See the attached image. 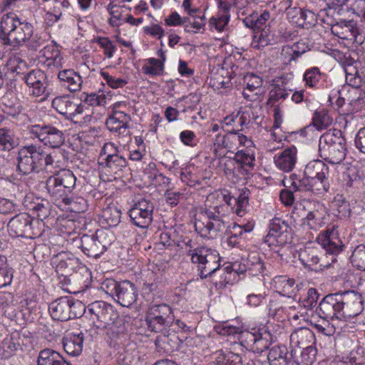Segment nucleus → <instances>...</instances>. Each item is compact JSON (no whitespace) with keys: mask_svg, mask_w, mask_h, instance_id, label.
<instances>
[{"mask_svg":"<svg viewBox=\"0 0 365 365\" xmlns=\"http://www.w3.org/2000/svg\"><path fill=\"white\" fill-rule=\"evenodd\" d=\"M8 231L12 237L33 238V218L27 213H20L12 217L8 223Z\"/></svg>","mask_w":365,"mask_h":365,"instance_id":"f3484780","label":"nucleus"},{"mask_svg":"<svg viewBox=\"0 0 365 365\" xmlns=\"http://www.w3.org/2000/svg\"><path fill=\"white\" fill-rule=\"evenodd\" d=\"M322 76L318 67H312L307 69L303 76V79L307 86L311 88L317 87Z\"/></svg>","mask_w":365,"mask_h":365,"instance_id":"4d7b16f0","label":"nucleus"},{"mask_svg":"<svg viewBox=\"0 0 365 365\" xmlns=\"http://www.w3.org/2000/svg\"><path fill=\"white\" fill-rule=\"evenodd\" d=\"M219 356L216 359V365H242V357L240 355L229 352L224 354L222 350L215 352Z\"/></svg>","mask_w":365,"mask_h":365,"instance_id":"603ef678","label":"nucleus"},{"mask_svg":"<svg viewBox=\"0 0 365 365\" xmlns=\"http://www.w3.org/2000/svg\"><path fill=\"white\" fill-rule=\"evenodd\" d=\"M58 77L70 91L76 92L81 88L83 81L81 76L72 69L61 71L58 73Z\"/></svg>","mask_w":365,"mask_h":365,"instance_id":"cd10ccee","label":"nucleus"},{"mask_svg":"<svg viewBox=\"0 0 365 365\" xmlns=\"http://www.w3.org/2000/svg\"><path fill=\"white\" fill-rule=\"evenodd\" d=\"M273 342L272 334L264 328L257 329L255 343L252 347V351L255 353H262L264 351L269 349V346Z\"/></svg>","mask_w":365,"mask_h":365,"instance_id":"2f4dec72","label":"nucleus"},{"mask_svg":"<svg viewBox=\"0 0 365 365\" xmlns=\"http://www.w3.org/2000/svg\"><path fill=\"white\" fill-rule=\"evenodd\" d=\"M244 233V230L241 225L234 224L232 230L230 231L231 235L227 238V242L230 247H237L240 244L239 239Z\"/></svg>","mask_w":365,"mask_h":365,"instance_id":"680f3d73","label":"nucleus"},{"mask_svg":"<svg viewBox=\"0 0 365 365\" xmlns=\"http://www.w3.org/2000/svg\"><path fill=\"white\" fill-rule=\"evenodd\" d=\"M289 21L304 29H309L315 25L317 19L314 12L298 7H289L287 9Z\"/></svg>","mask_w":365,"mask_h":365,"instance_id":"4be33fe9","label":"nucleus"},{"mask_svg":"<svg viewBox=\"0 0 365 365\" xmlns=\"http://www.w3.org/2000/svg\"><path fill=\"white\" fill-rule=\"evenodd\" d=\"M101 74L103 79L106 81L107 84L113 88H123L128 83V81L125 79L121 78H115L110 76L107 72L101 71Z\"/></svg>","mask_w":365,"mask_h":365,"instance_id":"e2e57ef3","label":"nucleus"},{"mask_svg":"<svg viewBox=\"0 0 365 365\" xmlns=\"http://www.w3.org/2000/svg\"><path fill=\"white\" fill-rule=\"evenodd\" d=\"M247 272L250 275L256 276L263 272L264 264L258 254L250 255L246 260Z\"/></svg>","mask_w":365,"mask_h":365,"instance_id":"37998d69","label":"nucleus"},{"mask_svg":"<svg viewBox=\"0 0 365 365\" xmlns=\"http://www.w3.org/2000/svg\"><path fill=\"white\" fill-rule=\"evenodd\" d=\"M121 212L115 207H108L103 212V217L108 226L115 227L120 222Z\"/></svg>","mask_w":365,"mask_h":365,"instance_id":"13d9d810","label":"nucleus"},{"mask_svg":"<svg viewBox=\"0 0 365 365\" xmlns=\"http://www.w3.org/2000/svg\"><path fill=\"white\" fill-rule=\"evenodd\" d=\"M296 161L297 148L295 147L287 148L274 159L276 166L285 172L291 171L294 168Z\"/></svg>","mask_w":365,"mask_h":365,"instance_id":"a878e982","label":"nucleus"},{"mask_svg":"<svg viewBox=\"0 0 365 365\" xmlns=\"http://www.w3.org/2000/svg\"><path fill=\"white\" fill-rule=\"evenodd\" d=\"M145 322L150 331H162L174 322L173 309L166 304H153L146 314Z\"/></svg>","mask_w":365,"mask_h":365,"instance_id":"1a4fd4ad","label":"nucleus"},{"mask_svg":"<svg viewBox=\"0 0 365 365\" xmlns=\"http://www.w3.org/2000/svg\"><path fill=\"white\" fill-rule=\"evenodd\" d=\"M153 203L143 198L133 205L129 210L128 214L135 225L141 228H146L153 221Z\"/></svg>","mask_w":365,"mask_h":365,"instance_id":"2eb2a0df","label":"nucleus"},{"mask_svg":"<svg viewBox=\"0 0 365 365\" xmlns=\"http://www.w3.org/2000/svg\"><path fill=\"white\" fill-rule=\"evenodd\" d=\"M52 107L67 119L78 120L79 115L88 110V106L79 102L78 98L66 96H57L52 101Z\"/></svg>","mask_w":365,"mask_h":365,"instance_id":"4468645a","label":"nucleus"},{"mask_svg":"<svg viewBox=\"0 0 365 365\" xmlns=\"http://www.w3.org/2000/svg\"><path fill=\"white\" fill-rule=\"evenodd\" d=\"M234 160L236 163L235 169H237L240 174L247 175L250 170L254 168L255 157L253 154L240 150L235 153Z\"/></svg>","mask_w":365,"mask_h":365,"instance_id":"bb28decb","label":"nucleus"},{"mask_svg":"<svg viewBox=\"0 0 365 365\" xmlns=\"http://www.w3.org/2000/svg\"><path fill=\"white\" fill-rule=\"evenodd\" d=\"M350 260L354 267L359 270H365V244H360L355 247Z\"/></svg>","mask_w":365,"mask_h":365,"instance_id":"de8ad7c7","label":"nucleus"},{"mask_svg":"<svg viewBox=\"0 0 365 365\" xmlns=\"http://www.w3.org/2000/svg\"><path fill=\"white\" fill-rule=\"evenodd\" d=\"M274 286L277 292L282 296L287 297H295L299 290V284L295 280L287 276L279 275L273 279Z\"/></svg>","mask_w":365,"mask_h":365,"instance_id":"5701e85b","label":"nucleus"},{"mask_svg":"<svg viewBox=\"0 0 365 365\" xmlns=\"http://www.w3.org/2000/svg\"><path fill=\"white\" fill-rule=\"evenodd\" d=\"M107 304L108 303L103 301H96L87 307V314H89L90 319L93 322V324L96 328L97 325L100 324L103 318Z\"/></svg>","mask_w":365,"mask_h":365,"instance_id":"e433bc0d","label":"nucleus"},{"mask_svg":"<svg viewBox=\"0 0 365 365\" xmlns=\"http://www.w3.org/2000/svg\"><path fill=\"white\" fill-rule=\"evenodd\" d=\"M106 307L103 318L100 324L97 325V329L102 330L112 340L118 339L126 331L125 323L111 304H107Z\"/></svg>","mask_w":365,"mask_h":365,"instance_id":"f8f14e48","label":"nucleus"},{"mask_svg":"<svg viewBox=\"0 0 365 365\" xmlns=\"http://www.w3.org/2000/svg\"><path fill=\"white\" fill-rule=\"evenodd\" d=\"M83 341L82 332L77 334H68L63 338L62 345L68 354L76 356L82 352Z\"/></svg>","mask_w":365,"mask_h":365,"instance_id":"393cba45","label":"nucleus"},{"mask_svg":"<svg viewBox=\"0 0 365 365\" xmlns=\"http://www.w3.org/2000/svg\"><path fill=\"white\" fill-rule=\"evenodd\" d=\"M53 263L56 264V272L64 277V280L67 284L72 287L73 284L77 282L79 284L78 290H71L67 288L70 293L82 292L87 287L85 281L81 283L83 277L81 272H85L88 277L89 275L88 270L86 267L81 265L78 258L66 253H62L56 256Z\"/></svg>","mask_w":365,"mask_h":365,"instance_id":"20e7f679","label":"nucleus"},{"mask_svg":"<svg viewBox=\"0 0 365 365\" xmlns=\"http://www.w3.org/2000/svg\"><path fill=\"white\" fill-rule=\"evenodd\" d=\"M34 32L33 25L14 14L4 16L0 24V39L13 47L24 45Z\"/></svg>","mask_w":365,"mask_h":365,"instance_id":"f03ea898","label":"nucleus"},{"mask_svg":"<svg viewBox=\"0 0 365 365\" xmlns=\"http://www.w3.org/2000/svg\"><path fill=\"white\" fill-rule=\"evenodd\" d=\"M262 83V78L253 73H248L244 77V83L246 85V89L250 92L259 89Z\"/></svg>","mask_w":365,"mask_h":365,"instance_id":"bf43d9fd","label":"nucleus"},{"mask_svg":"<svg viewBox=\"0 0 365 365\" xmlns=\"http://www.w3.org/2000/svg\"><path fill=\"white\" fill-rule=\"evenodd\" d=\"M99 46L103 49L104 54L108 58H111L113 53L116 50V46L113 45V42L107 37H99L97 40Z\"/></svg>","mask_w":365,"mask_h":365,"instance_id":"69168bd1","label":"nucleus"},{"mask_svg":"<svg viewBox=\"0 0 365 365\" xmlns=\"http://www.w3.org/2000/svg\"><path fill=\"white\" fill-rule=\"evenodd\" d=\"M319 294L316 289L309 288L304 295L299 299V305L306 309H312L317 304Z\"/></svg>","mask_w":365,"mask_h":365,"instance_id":"09e8293b","label":"nucleus"},{"mask_svg":"<svg viewBox=\"0 0 365 365\" xmlns=\"http://www.w3.org/2000/svg\"><path fill=\"white\" fill-rule=\"evenodd\" d=\"M292 340L296 339L297 344L299 348L307 347L315 344V335L314 332L308 328H302L291 335Z\"/></svg>","mask_w":365,"mask_h":365,"instance_id":"c9c22d12","label":"nucleus"},{"mask_svg":"<svg viewBox=\"0 0 365 365\" xmlns=\"http://www.w3.org/2000/svg\"><path fill=\"white\" fill-rule=\"evenodd\" d=\"M221 272L222 281H220V283H221L222 285H225L232 283L235 280L236 275L247 272V269L245 263L242 264L235 262L233 264H228L223 267Z\"/></svg>","mask_w":365,"mask_h":365,"instance_id":"c85d7f7f","label":"nucleus"},{"mask_svg":"<svg viewBox=\"0 0 365 365\" xmlns=\"http://www.w3.org/2000/svg\"><path fill=\"white\" fill-rule=\"evenodd\" d=\"M312 123L317 130H323L327 128L333 123V118L329 111L324 109L315 111Z\"/></svg>","mask_w":365,"mask_h":365,"instance_id":"a19ab883","label":"nucleus"},{"mask_svg":"<svg viewBox=\"0 0 365 365\" xmlns=\"http://www.w3.org/2000/svg\"><path fill=\"white\" fill-rule=\"evenodd\" d=\"M309 345L307 347H303L299 357L294 355L295 365H311L314 363L316 359L317 350L315 346Z\"/></svg>","mask_w":365,"mask_h":365,"instance_id":"ea45409f","label":"nucleus"},{"mask_svg":"<svg viewBox=\"0 0 365 365\" xmlns=\"http://www.w3.org/2000/svg\"><path fill=\"white\" fill-rule=\"evenodd\" d=\"M12 279V269L6 264V257L0 256V288L11 284Z\"/></svg>","mask_w":365,"mask_h":365,"instance_id":"3c124183","label":"nucleus"},{"mask_svg":"<svg viewBox=\"0 0 365 365\" xmlns=\"http://www.w3.org/2000/svg\"><path fill=\"white\" fill-rule=\"evenodd\" d=\"M294 352L296 350H289L285 345L272 346L267 353V360L269 365H295Z\"/></svg>","mask_w":365,"mask_h":365,"instance_id":"412c9836","label":"nucleus"},{"mask_svg":"<svg viewBox=\"0 0 365 365\" xmlns=\"http://www.w3.org/2000/svg\"><path fill=\"white\" fill-rule=\"evenodd\" d=\"M37 365H71L56 351L51 349L41 350L38 356Z\"/></svg>","mask_w":365,"mask_h":365,"instance_id":"c756f323","label":"nucleus"},{"mask_svg":"<svg viewBox=\"0 0 365 365\" xmlns=\"http://www.w3.org/2000/svg\"><path fill=\"white\" fill-rule=\"evenodd\" d=\"M42 55L46 59L47 66L58 68L61 66L62 57L58 48L56 45H48L42 50Z\"/></svg>","mask_w":365,"mask_h":365,"instance_id":"4c0bfd02","label":"nucleus"},{"mask_svg":"<svg viewBox=\"0 0 365 365\" xmlns=\"http://www.w3.org/2000/svg\"><path fill=\"white\" fill-rule=\"evenodd\" d=\"M101 288L122 307H130L138 298L136 286L129 280L118 282L111 278L106 279Z\"/></svg>","mask_w":365,"mask_h":365,"instance_id":"423d86ee","label":"nucleus"},{"mask_svg":"<svg viewBox=\"0 0 365 365\" xmlns=\"http://www.w3.org/2000/svg\"><path fill=\"white\" fill-rule=\"evenodd\" d=\"M98 164L103 167L110 170V172L116 174L123 170L127 165L125 158L119 154L109 156L108 158H102V161H98Z\"/></svg>","mask_w":365,"mask_h":365,"instance_id":"f704fd0d","label":"nucleus"},{"mask_svg":"<svg viewBox=\"0 0 365 365\" xmlns=\"http://www.w3.org/2000/svg\"><path fill=\"white\" fill-rule=\"evenodd\" d=\"M16 145L13 132L6 128H0V149L10 150Z\"/></svg>","mask_w":365,"mask_h":365,"instance_id":"8fccbe9b","label":"nucleus"},{"mask_svg":"<svg viewBox=\"0 0 365 365\" xmlns=\"http://www.w3.org/2000/svg\"><path fill=\"white\" fill-rule=\"evenodd\" d=\"M341 295L343 320L359 315L364 309L362 296L354 291L345 292Z\"/></svg>","mask_w":365,"mask_h":365,"instance_id":"a211bd4d","label":"nucleus"},{"mask_svg":"<svg viewBox=\"0 0 365 365\" xmlns=\"http://www.w3.org/2000/svg\"><path fill=\"white\" fill-rule=\"evenodd\" d=\"M24 147L37 169L38 170H41L43 168V147L36 144Z\"/></svg>","mask_w":365,"mask_h":365,"instance_id":"79ce46f5","label":"nucleus"},{"mask_svg":"<svg viewBox=\"0 0 365 365\" xmlns=\"http://www.w3.org/2000/svg\"><path fill=\"white\" fill-rule=\"evenodd\" d=\"M292 240V228L284 220L275 217L269 225V232L264 237V242L269 247L284 246Z\"/></svg>","mask_w":365,"mask_h":365,"instance_id":"ddd939ff","label":"nucleus"},{"mask_svg":"<svg viewBox=\"0 0 365 365\" xmlns=\"http://www.w3.org/2000/svg\"><path fill=\"white\" fill-rule=\"evenodd\" d=\"M317 242L331 256V262H326L319 257V252L316 248L307 247L299 252V260L305 267L317 270L329 267L331 264L336 262L338 255L344 247L342 241L339 237V233L334 226L319 235Z\"/></svg>","mask_w":365,"mask_h":365,"instance_id":"f257e3e1","label":"nucleus"},{"mask_svg":"<svg viewBox=\"0 0 365 365\" xmlns=\"http://www.w3.org/2000/svg\"><path fill=\"white\" fill-rule=\"evenodd\" d=\"M117 107L118 105H115L112 114L106 120V125L110 132L118 135L125 136L129 132L128 125L131 121V118L125 112L117 110Z\"/></svg>","mask_w":365,"mask_h":365,"instance_id":"aec40b11","label":"nucleus"},{"mask_svg":"<svg viewBox=\"0 0 365 365\" xmlns=\"http://www.w3.org/2000/svg\"><path fill=\"white\" fill-rule=\"evenodd\" d=\"M23 80L29 88V93L36 97L46 96L47 91V76L40 69H34L26 73Z\"/></svg>","mask_w":365,"mask_h":365,"instance_id":"6ab92c4d","label":"nucleus"},{"mask_svg":"<svg viewBox=\"0 0 365 365\" xmlns=\"http://www.w3.org/2000/svg\"><path fill=\"white\" fill-rule=\"evenodd\" d=\"M332 206L336 211L335 215L339 218L349 217L351 214L350 205L342 195H337L332 202Z\"/></svg>","mask_w":365,"mask_h":365,"instance_id":"a18cd8bd","label":"nucleus"},{"mask_svg":"<svg viewBox=\"0 0 365 365\" xmlns=\"http://www.w3.org/2000/svg\"><path fill=\"white\" fill-rule=\"evenodd\" d=\"M284 185L292 189L293 191H310L311 179L304 175L303 178H299L296 174L290 175L288 179L283 180Z\"/></svg>","mask_w":365,"mask_h":365,"instance_id":"473e14b6","label":"nucleus"},{"mask_svg":"<svg viewBox=\"0 0 365 365\" xmlns=\"http://www.w3.org/2000/svg\"><path fill=\"white\" fill-rule=\"evenodd\" d=\"M180 141L187 146L194 147L196 145V135L195 133L190 130H185L180 133Z\"/></svg>","mask_w":365,"mask_h":365,"instance_id":"774afa93","label":"nucleus"},{"mask_svg":"<svg viewBox=\"0 0 365 365\" xmlns=\"http://www.w3.org/2000/svg\"><path fill=\"white\" fill-rule=\"evenodd\" d=\"M113 240L112 232L98 230L93 235H83L78 247L88 257L97 259L107 250Z\"/></svg>","mask_w":365,"mask_h":365,"instance_id":"6e6552de","label":"nucleus"},{"mask_svg":"<svg viewBox=\"0 0 365 365\" xmlns=\"http://www.w3.org/2000/svg\"><path fill=\"white\" fill-rule=\"evenodd\" d=\"M149 66L144 65L143 66V73L152 76H160L163 73V62L155 58L148 59Z\"/></svg>","mask_w":365,"mask_h":365,"instance_id":"6e6d98bb","label":"nucleus"},{"mask_svg":"<svg viewBox=\"0 0 365 365\" xmlns=\"http://www.w3.org/2000/svg\"><path fill=\"white\" fill-rule=\"evenodd\" d=\"M76 308L86 311L84 304L81 302L61 297L49 304L48 311L53 319L65 322L81 316V312L78 313L75 311Z\"/></svg>","mask_w":365,"mask_h":365,"instance_id":"9b49d317","label":"nucleus"},{"mask_svg":"<svg viewBox=\"0 0 365 365\" xmlns=\"http://www.w3.org/2000/svg\"><path fill=\"white\" fill-rule=\"evenodd\" d=\"M180 340L175 334L158 337L155 341L156 346L161 347L166 352H172L178 349Z\"/></svg>","mask_w":365,"mask_h":365,"instance_id":"c03bdc74","label":"nucleus"},{"mask_svg":"<svg viewBox=\"0 0 365 365\" xmlns=\"http://www.w3.org/2000/svg\"><path fill=\"white\" fill-rule=\"evenodd\" d=\"M196 231H197L201 236L214 237L220 232H222L225 228V220L222 218L212 221H203L202 220H197L195 223Z\"/></svg>","mask_w":365,"mask_h":365,"instance_id":"b1692460","label":"nucleus"},{"mask_svg":"<svg viewBox=\"0 0 365 365\" xmlns=\"http://www.w3.org/2000/svg\"><path fill=\"white\" fill-rule=\"evenodd\" d=\"M187 256L195 264L201 279L211 277L217 270L220 271V257L214 250L205 247H197L195 250H187Z\"/></svg>","mask_w":365,"mask_h":365,"instance_id":"0eeeda50","label":"nucleus"},{"mask_svg":"<svg viewBox=\"0 0 365 365\" xmlns=\"http://www.w3.org/2000/svg\"><path fill=\"white\" fill-rule=\"evenodd\" d=\"M17 161V170L24 175H29L31 173L38 171L26 150H25L24 147H22L19 150Z\"/></svg>","mask_w":365,"mask_h":365,"instance_id":"72a5a7b5","label":"nucleus"},{"mask_svg":"<svg viewBox=\"0 0 365 365\" xmlns=\"http://www.w3.org/2000/svg\"><path fill=\"white\" fill-rule=\"evenodd\" d=\"M364 349L362 346H358L356 348L350 351L346 357L349 362L354 365H362L365 362L364 356Z\"/></svg>","mask_w":365,"mask_h":365,"instance_id":"052dcab7","label":"nucleus"},{"mask_svg":"<svg viewBox=\"0 0 365 365\" xmlns=\"http://www.w3.org/2000/svg\"><path fill=\"white\" fill-rule=\"evenodd\" d=\"M257 330L252 329V331L242 330L240 331L238 339L242 346L247 349L252 351L254 344L255 343Z\"/></svg>","mask_w":365,"mask_h":365,"instance_id":"5fc2aeb1","label":"nucleus"},{"mask_svg":"<svg viewBox=\"0 0 365 365\" xmlns=\"http://www.w3.org/2000/svg\"><path fill=\"white\" fill-rule=\"evenodd\" d=\"M76 182V178L73 172L63 170L46 180V188L55 202L68 205L73 201L72 193Z\"/></svg>","mask_w":365,"mask_h":365,"instance_id":"39448f33","label":"nucleus"},{"mask_svg":"<svg viewBox=\"0 0 365 365\" xmlns=\"http://www.w3.org/2000/svg\"><path fill=\"white\" fill-rule=\"evenodd\" d=\"M38 219L43 220L51 215V205L48 200L46 199H37L36 202H34L31 207Z\"/></svg>","mask_w":365,"mask_h":365,"instance_id":"49530a36","label":"nucleus"},{"mask_svg":"<svg viewBox=\"0 0 365 365\" xmlns=\"http://www.w3.org/2000/svg\"><path fill=\"white\" fill-rule=\"evenodd\" d=\"M342 309L341 294H330L325 296L320 302L318 313L323 319L343 320Z\"/></svg>","mask_w":365,"mask_h":365,"instance_id":"dca6fc26","label":"nucleus"},{"mask_svg":"<svg viewBox=\"0 0 365 365\" xmlns=\"http://www.w3.org/2000/svg\"><path fill=\"white\" fill-rule=\"evenodd\" d=\"M346 153V140L341 130H329L319 138V155L323 160L330 164H340Z\"/></svg>","mask_w":365,"mask_h":365,"instance_id":"7ed1b4c3","label":"nucleus"},{"mask_svg":"<svg viewBox=\"0 0 365 365\" xmlns=\"http://www.w3.org/2000/svg\"><path fill=\"white\" fill-rule=\"evenodd\" d=\"M323 160L310 161L305 167L304 175L310 179L324 178L329 175V168Z\"/></svg>","mask_w":365,"mask_h":365,"instance_id":"7c9ffc66","label":"nucleus"},{"mask_svg":"<svg viewBox=\"0 0 365 365\" xmlns=\"http://www.w3.org/2000/svg\"><path fill=\"white\" fill-rule=\"evenodd\" d=\"M30 134L38 138L44 145L51 148H59L65 142L62 130L46 123H38L27 127Z\"/></svg>","mask_w":365,"mask_h":365,"instance_id":"9d476101","label":"nucleus"},{"mask_svg":"<svg viewBox=\"0 0 365 365\" xmlns=\"http://www.w3.org/2000/svg\"><path fill=\"white\" fill-rule=\"evenodd\" d=\"M289 96L288 92L284 88L279 87L274 84H273V88L269 92V101L274 104L275 102L279 100H284Z\"/></svg>","mask_w":365,"mask_h":365,"instance_id":"0e129e2a","label":"nucleus"},{"mask_svg":"<svg viewBox=\"0 0 365 365\" xmlns=\"http://www.w3.org/2000/svg\"><path fill=\"white\" fill-rule=\"evenodd\" d=\"M330 187L329 176L324 178L311 179L310 192L316 195H323Z\"/></svg>","mask_w":365,"mask_h":365,"instance_id":"864d4df0","label":"nucleus"},{"mask_svg":"<svg viewBox=\"0 0 365 365\" xmlns=\"http://www.w3.org/2000/svg\"><path fill=\"white\" fill-rule=\"evenodd\" d=\"M106 97L103 93H91L86 94L84 101L90 106H104L106 103Z\"/></svg>","mask_w":365,"mask_h":365,"instance_id":"338daca9","label":"nucleus"},{"mask_svg":"<svg viewBox=\"0 0 365 365\" xmlns=\"http://www.w3.org/2000/svg\"><path fill=\"white\" fill-rule=\"evenodd\" d=\"M317 209L309 211L304 218V223H307L310 229L317 230L321 227L324 218L323 211L324 207L322 205L318 204Z\"/></svg>","mask_w":365,"mask_h":365,"instance_id":"58836bf2","label":"nucleus"}]
</instances>
